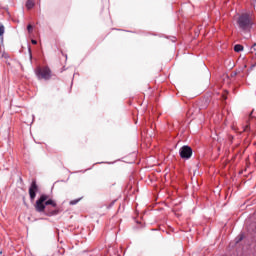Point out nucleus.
Segmentation results:
<instances>
[{
    "label": "nucleus",
    "instance_id": "13",
    "mask_svg": "<svg viewBox=\"0 0 256 256\" xmlns=\"http://www.w3.org/2000/svg\"><path fill=\"white\" fill-rule=\"evenodd\" d=\"M249 129V125H246L244 128V131H247Z\"/></svg>",
    "mask_w": 256,
    "mask_h": 256
},
{
    "label": "nucleus",
    "instance_id": "7",
    "mask_svg": "<svg viewBox=\"0 0 256 256\" xmlns=\"http://www.w3.org/2000/svg\"><path fill=\"white\" fill-rule=\"evenodd\" d=\"M234 51H235L236 53H239V52L243 51V45H241V44L235 45V46H234Z\"/></svg>",
    "mask_w": 256,
    "mask_h": 256
},
{
    "label": "nucleus",
    "instance_id": "4",
    "mask_svg": "<svg viewBox=\"0 0 256 256\" xmlns=\"http://www.w3.org/2000/svg\"><path fill=\"white\" fill-rule=\"evenodd\" d=\"M180 157L181 159H191L193 157V149L190 146H182L180 148Z\"/></svg>",
    "mask_w": 256,
    "mask_h": 256
},
{
    "label": "nucleus",
    "instance_id": "1",
    "mask_svg": "<svg viewBox=\"0 0 256 256\" xmlns=\"http://www.w3.org/2000/svg\"><path fill=\"white\" fill-rule=\"evenodd\" d=\"M34 207L37 213H45L48 217L59 215L57 201L51 199L47 194H42L36 201Z\"/></svg>",
    "mask_w": 256,
    "mask_h": 256
},
{
    "label": "nucleus",
    "instance_id": "10",
    "mask_svg": "<svg viewBox=\"0 0 256 256\" xmlns=\"http://www.w3.org/2000/svg\"><path fill=\"white\" fill-rule=\"evenodd\" d=\"M251 53H255L256 54V43L253 44V46L250 49Z\"/></svg>",
    "mask_w": 256,
    "mask_h": 256
},
{
    "label": "nucleus",
    "instance_id": "2",
    "mask_svg": "<svg viewBox=\"0 0 256 256\" xmlns=\"http://www.w3.org/2000/svg\"><path fill=\"white\" fill-rule=\"evenodd\" d=\"M237 25L240 31L249 33L253 29V17L249 13H242L237 19Z\"/></svg>",
    "mask_w": 256,
    "mask_h": 256
},
{
    "label": "nucleus",
    "instance_id": "5",
    "mask_svg": "<svg viewBox=\"0 0 256 256\" xmlns=\"http://www.w3.org/2000/svg\"><path fill=\"white\" fill-rule=\"evenodd\" d=\"M37 191H39V186L37 185V181L33 180L29 187V195L31 201H35V198L37 197Z\"/></svg>",
    "mask_w": 256,
    "mask_h": 256
},
{
    "label": "nucleus",
    "instance_id": "9",
    "mask_svg": "<svg viewBox=\"0 0 256 256\" xmlns=\"http://www.w3.org/2000/svg\"><path fill=\"white\" fill-rule=\"evenodd\" d=\"M81 199H83V197L72 200V201L69 202V205H77V203H79V201H81Z\"/></svg>",
    "mask_w": 256,
    "mask_h": 256
},
{
    "label": "nucleus",
    "instance_id": "6",
    "mask_svg": "<svg viewBox=\"0 0 256 256\" xmlns=\"http://www.w3.org/2000/svg\"><path fill=\"white\" fill-rule=\"evenodd\" d=\"M26 7L27 9H33V7H35V2L33 0H28L26 2Z\"/></svg>",
    "mask_w": 256,
    "mask_h": 256
},
{
    "label": "nucleus",
    "instance_id": "8",
    "mask_svg": "<svg viewBox=\"0 0 256 256\" xmlns=\"http://www.w3.org/2000/svg\"><path fill=\"white\" fill-rule=\"evenodd\" d=\"M3 35H5V26H0V38L3 39Z\"/></svg>",
    "mask_w": 256,
    "mask_h": 256
},
{
    "label": "nucleus",
    "instance_id": "3",
    "mask_svg": "<svg viewBox=\"0 0 256 256\" xmlns=\"http://www.w3.org/2000/svg\"><path fill=\"white\" fill-rule=\"evenodd\" d=\"M36 75L38 79H44L45 81H49L51 79V68L50 67H43L36 69Z\"/></svg>",
    "mask_w": 256,
    "mask_h": 256
},
{
    "label": "nucleus",
    "instance_id": "11",
    "mask_svg": "<svg viewBox=\"0 0 256 256\" xmlns=\"http://www.w3.org/2000/svg\"><path fill=\"white\" fill-rule=\"evenodd\" d=\"M27 30H28L29 33H31L33 31V26L31 24H29L27 26Z\"/></svg>",
    "mask_w": 256,
    "mask_h": 256
},
{
    "label": "nucleus",
    "instance_id": "12",
    "mask_svg": "<svg viewBox=\"0 0 256 256\" xmlns=\"http://www.w3.org/2000/svg\"><path fill=\"white\" fill-rule=\"evenodd\" d=\"M31 43L32 45H37V40H32Z\"/></svg>",
    "mask_w": 256,
    "mask_h": 256
}]
</instances>
